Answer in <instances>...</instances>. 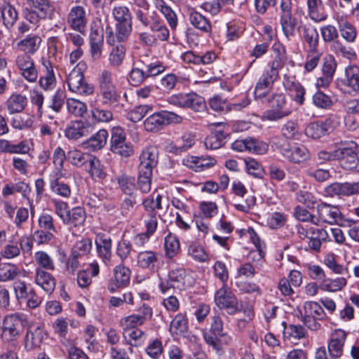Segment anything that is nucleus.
<instances>
[{"mask_svg":"<svg viewBox=\"0 0 359 359\" xmlns=\"http://www.w3.org/2000/svg\"><path fill=\"white\" fill-rule=\"evenodd\" d=\"M277 50L278 55L269 64L262 76L259 78L254 90V95L256 100H262L269 94L272 88L275 81L279 77V71L284 65L285 49L281 44H276L273 47Z\"/></svg>","mask_w":359,"mask_h":359,"instance_id":"f257e3e1","label":"nucleus"},{"mask_svg":"<svg viewBox=\"0 0 359 359\" xmlns=\"http://www.w3.org/2000/svg\"><path fill=\"white\" fill-rule=\"evenodd\" d=\"M280 24L285 37L290 41L295 35V29L304 13L302 8L296 7L292 15V3L291 0H281L280 4Z\"/></svg>","mask_w":359,"mask_h":359,"instance_id":"f03ea898","label":"nucleus"},{"mask_svg":"<svg viewBox=\"0 0 359 359\" xmlns=\"http://www.w3.org/2000/svg\"><path fill=\"white\" fill-rule=\"evenodd\" d=\"M137 20L144 27H149L150 31L155 33L156 39L166 41L169 39L170 32L161 18L156 11L145 13L142 10L135 11Z\"/></svg>","mask_w":359,"mask_h":359,"instance_id":"7ed1b4c3","label":"nucleus"},{"mask_svg":"<svg viewBox=\"0 0 359 359\" xmlns=\"http://www.w3.org/2000/svg\"><path fill=\"white\" fill-rule=\"evenodd\" d=\"M25 322L22 314L15 313L6 315L1 326V336L3 341L11 344L17 341L24 331Z\"/></svg>","mask_w":359,"mask_h":359,"instance_id":"20e7f679","label":"nucleus"},{"mask_svg":"<svg viewBox=\"0 0 359 359\" xmlns=\"http://www.w3.org/2000/svg\"><path fill=\"white\" fill-rule=\"evenodd\" d=\"M276 148L281 156L288 162L300 164L310 158L309 149L299 143H276Z\"/></svg>","mask_w":359,"mask_h":359,"instance_id":"39448f33","label":"nucleus"},{"mask_svg":"<svg viewBox=\"0 0 359 359\" xmlns=\"http://www.w3.org/2000/svg\"><path fill=\"white\" fill-rule=\"evenodd\" d=\"M302 322L311 330L317 331L321 325L318 320L323 319L325 313L321 306L313 301L304 303L303 311H300Z\"/></svg>","mask_w":359,"mask_h":359,"instance_id":"423d86ee","label":"nucleus"},{"mask_svg":"<svg viewBox=\"0 0 359 359\" xmlns=\"http://www.w3.org/2000/svg\"><path fill=\"white\" fill-rule=\"evenodd\" d=\"M215 305L229 315H234L240 311L238 301L226 284L218 289L214 296Z\"/></svg>","mask_w":359,"mask_h":359,"instance_id":"0eeeda50","label":"nucleus"},{"mask_svg":"<svg viewBox=\"0 0 359 359\" xmlns=\"http://www.w3.org/2000/svg\"><path fill=\"white\" fill-rule=\"evenodd\" d=\"M182 117L178 114L168 111L154 113L147 117L144 121V128L148 132H157L164 126L170 123H180Z\"/></svg>","mask_w":359,"mask_h":359,"instance_id":"6e6552de","label":"nucleus"},{"mask_svg":"<svg viewBox=\"0 0 359 359\" xmlns=\"http://www.w3.org/2000/svg\"><path fill=\"white\" fill-rule=\"evenodd\" d=\"M271 109L263 114V120L277 121L289 116L291 111L285 109L286 99L283 93H274L267 98Z\"/></svg>","mask_w":359,"mask_h":359,"instance_id":"1a4fd4ad","label":"nucleus"},{"mask_svg":"<svg viewBox=\"0 0 359 359\" xmlns=\"http://www.w3.org/2000/svg\"><path fill=\"white\" fill-rule=\"evenodd\" d=\"M68 89L73 93L87 96L94 92L93 84L86 81L83 74L79 68L74 67L67 79Z\"/></svg>","mask_w":359,"mask_h":359,"instance_id":"9d476101","label":"nucleus"},{"mask_svg":"<svg viewBox=\"0 0 359 359\" xmlns=\"http://www.w3.org/2000/svg\"><path fill=\"white\" fill-rule=\"evenodd\" d=\"M297 233L302 239H308L309 248L317 252L320 250L323 241H330L328 232L323 229L299 226Z\"/></svg>","mask_w":359,"mask_h":359,"instance_id":"9b49d317","label":"nucleus"},{"mask_svg":"<svg viewBox=\"0 0 359 359\" xmlns=\"http://www.w3.org/2000/svg\"><path fill=\"white\" fill-rule=\"evenodd\" d=\"M111 150L123 157H129L133 154L132 144L126 141V135L121 127H114L111 129Z\"/></svg>","mask_w":359,"mask_h":359,"instance_id":"f8f14e48","label":"nucleus"},{"mask_svg":"<svg viewBox=\"0 0 359 359\" xmlns=\"http://www.w3.org/2000/svg\"><path fill=\"white\" fill-rule=\"evenodd\" d=\"M33 248V242L29 237L22 236L18 241H10L0 252L1 256L12 259L20 255V252H29Z\"/></svg>","mask_w":359,"mask_h":359,"instance_id":"ddd939ff","label":"nucleus"},{"mask_svg":"<svg viewBox=\"0 0 359 359\" xmlns=\"http://www.w3.org/2000/svg\"><path fill=\"white\" fill-rule=\"evenodd\" d=\"M165 70V66L160 62H151L144 70L140 66L134 67L130 73V81L133 86L142 83L147 78L156 76Z\"/></svg>","mask_w":359,"mask_h":359,"instance_id":"4468645a","label":"nucleus"},{"mask_svg":"<svg viewBox=\"0 0 359 359\" xmlns=\"http://www.w3.org/2000/svg\"><path fill=\"white\" fill-rule=\"evenodd\" d=\"M31 55L24 53L18 54L15 58V65L20 71V75L26 81L34 83L38 78V72Z\"/></svg>","mask_w":359,"mask_h":359,"instance_id":"2eb2a0df","label":"nucleus"},{"mask_svg":"<svg viewBox=\"0 0 359 359\" xmlns=\"http://www.w3.org/2000/svg\"><path fill=\"white\" fill-rule=\"evenodd\" d=\"M93 129L89 120L73 121L67 125L64 134L69 140L76 141L88 135Z\"/></svg>","mask_w":359,"mask_h":359,"instance_id":"dca6fc26","label":"nucleus"},{"mask_svg":"<svg viewBox=\"0 0 359 359\" xmlns=\"http://www.w3.org/2000/svg\"><path fill=\"white\" fill-rule=\"evenodd\" d=\"M67 22L72 29L83 34L88 23L86 8L80 5L72 6L67 15Z\"/></svg>","mask_w":359,"mask_h":359,"instance_id":"f3484780","label":"nucleus"},{"mask_svg":"<svg viewBox=\"0 0 359 359\" xmlns=\"http://www.w3.org/2000/svg\"><path fill=\"white\" fill-rule=\"evenodd\" d=\"M318 217L316 221H320L330 224L338 223L341 219V213L337 206L326 203H321L316 207Z\"/></svg>","mask_w":359,"mask_h":359,"instance_id":"a211bd4d","label":"nucleus"},{"mask_svg":"<svg viewBox=\"0 0 359 359\" xmlns=\"http://www.w3.org/2000/svg\"><path fill=\"white\" fill-rule=\"evenodd\" d=\"M346 337L347 333L344 330L337 329L332 332L327 343L331 358H338L342 355Z\"/></svg>","mask_w":359,"mask_h":359,"instance_id":"6ab92c4d","label":"nucleus"},{"mask_svg":"<svg viewBox=\"0 0 359 359\" xmlns=\"http://www.w3.org/2000/svg\"><path fill=\"white\" fill-rule=\"evenodd\" d=\"M325 193L330 196H351L359 194V181L353 183L334 182L328 185L325 189Z\"/></svg>","mask_w":359,"mask_h":359,"instance_id":"aec40b11","label":"nucleus"},{"mask_svg":"<svg viewBox=\"0 0 359 359\" xmlns=\"http://www.w3.org/2000/svg\"><path fill=\"white\" fill-rule=\"evenodd\" d=\"M250 104L248 99L245 98L238 103L229 104L226 100L219 96H215L209 100L210 107L217 112L226 113L232 110L239 111Z\"/></svg>","mask_w":359,"mask_h":359,"instance_id":"412c9836","label":"nucleus"},{"mask_svg":"<svg viewBox=\"0 0 359 359\" xmlns=\"http://www.w3.org/2000/svg\"><path fill=\"white\" fill-rule=\"evenodd\" d=\"M132 32V21L116 23V32L112 29H107V42L114 46L116 41L121 42L127 40Z\"/></svg>","mask_w":359,"mask_h":359,"instance_id":"4be33fe9","label":"nucleus"},{"mask_svg":"<svg viewBox=\"0 0 359 359\" xmlns=\"http://www.w3.org/2000/svg\"><path fill=\"white\" fill-rule=\"evenodd\" d=\"M67 177V173L49 175L48 182L52 193L63 198H69L72 195L70 186L60 180Z\"/></svg>","mask_w":359,"mask_h":359,"instance_id":"5701e85b","label":"nucleus"},{"mask_svg":"<svg viewBox=\"0 0 359 359\" xmlns=\"http://www.w3.org/2000/svg\"><path fill=\"white\" fill-rule=\"evenodd\" d=\"M221 337L219 339L217 336H213L208 332L207 330L203 332V337L205 343L210 347L215 353L221 355L224 354V350L222 347V344L229 345L232 341V337L228 333L222 332L218 334Z\"/></svg>","mask_w":359,"mask_h":359,"instance_id":"b1692460","label":"nucleus"},{"mask_svg":"<svg viewBox=\"0 0 359 359\" xmlns=\"http://www.w3.org/2000/svg\"><path fill=\"white\" fill-rule=\"evenodd\" d=\"M160 255L153 250H144L138 253L137 262L139 267L153 272L158 271Z\"/></svg>","mask_w":359,"mask_h":359,"instance_id":"393cba45","label":"nucleus"},{"mask_svg":"<svg viewBox=\"0 0 359 359\" xmlns=\"http://www.w3.org/2000/svg\"><path fill=\"white\" fill-rule=\"evenodd\" d=\"M158 149L154 146L147 147L142 150L140 156V164L138 169L153 172V169L158 163Z\"/></svg>","mask_w":359,"mask_h":359,"instance_id":"a878e982","label":"nucleus"},{"mask_svg":"<svg viewBox=\"0 0 359 359\" xmlns=\"http://www.w3.org/2000/svg\"><path fill=\"white\" fill-rule=\"evenodd\" d=\"M34 283L48 294L53 293L56 285V280L53 276L41 268L35 269Z\"/></svg>","mask_w":359,"mask_h":359,"instance_id":"bb28decb","label":"nucleus"},{"mask_svg":"<svg viewBox=\"0 0 359 359\" xmlns=\"http://www.w3.org/2000/svg\"><path fill=\"white\" fill-rule=\"evenodd\" d=\"M300 37L309 45L310 51L315 53L318 44V33L316 28L311 24L300 25L298 26Z\"/></svg>","mask_w":359,"mask_h":359,"instance_id":"cd10ccee","label":"nucleus"},{"mask_svg":"<svg viewBox=\"0 0 359 359\" xmlns=\"http://www.w3.org/2000/svg\"><path fill=\"white\" fill-rule=\"evenodd\" d=\"M98 96L103 105L109 107L118 105L121 96L118 91L117 84L98 88Z\"/></svg>","mask_w":359,"mask_h":359,"instance_id":"c85d7f7f","label":"nucleus"},{"mask_svg":"<svg viewBox=\"0 0 359 359\" xmlns=\"http://www.w3.org/2000/svg\"><path fill=\"white\" fill-rule=\"evenodd\" d=\"M97 256L103 263L109 265L111 258V239L110 237L98 236L95 241Z\"/></svg>","mask_w":359,"mask_h":359,"instance_id":"c756f323","label":"nucleus"},{"mask_svg":"<svg viewBox=\"0 0 359 359\" xmlns=\"http://www.w3.org/2000/svg\"><path fill=\"white\" fill-rule=\"evenodd\" d=\"M107 138L108 132L104 129H101L90 138L83 142L82 146L86 149L95 151L102 149L106 145Z\"/></svg>","mask_w":359,"mask_h":359,"instance_id":"7c9ffc66","label":"nucleus"},{"mask_svg":"<svg viewBox=\"0 0 359 359\" xmlns=\"http://www.w3.org/2000/svg\"><path fill=\"white\" fill-rule=\"evenodd\" d=\"M27 272L21 270L16 264L12 263L0 264V281L8 282L14 280L18 276L25 277Z\"/></svg>","mask_w":359,"mask_h":359,"instance_id":"2f4dec72","label":"nucleus"},{"mask_svg":"<svg viewBox=\"0 0 359 359\" xmlns=\"http://www.w3.org/2000/svg\"><path fill=\"white\" fill-rule=\"evenodd\" d=\"M285 88L290 93L294 100L299 104H304L306 90L304 86L294 79L285 78L283 81Z\"/></svg>","mask_w":359,"mask_h":359,"instance_id":"473e14b6","label":"nucleus"},{"mask_svg":"<svg viewBox=\"0 0 359 359\" xmlns=\"http://www.w3.org/2000/svg\"><path fill=\"white\" fill-rule=\"evenodd\" d=\"M306 4L308 14L311 20L315 22H320L327 18V15L324 11L322 0H306Z\"/></svg>","mask_w":359,"mask_h":359,"instance_id":"72a5a7b5","label":"nucleus"},{"mask_svg":"<svg viewBox=\"0 0 359 359\" xmlns=\"http://www.w3.org/2000/svg\"><path fill=\"white\" fill-rule=\"evenodd\" d=\"M41 39L36 34H29L18 42V48L24 53L34 55L39 48Z\"/></svg>","mask_w":359,"mask_h":359,"instance_id":"f704fd0d","label":"nucleus"},{"mask_svg":"<svg viewBox=\"0 0 359 359\" xmlns=\"http://www.w3.org/2000/svg\"><path fill=\"white\" fill-rule=\"evenodd\" d=\"M27 98L25 95L13 93L6 100V106L11 114L20 113L27 106Z\"/></svg>","mask_w":359,"mask_h":359,"instance_id":"c9c22d12","label":"nucleus"},{"mask_svg":"<svg viewBox=\"0 0 359 359\" xmlns=\"http://www.w3.org/2000/svg\"><path fill=\"white\" fill-rule=\"evenodd\" d=\"M31 192L29 185L25 182H18L17 183H8L3 189L1 194L4 198L13 195L15 193H20L25 198H27Z\"/></svg>","mask_w":359,"mask_h":359,"instance_id":"e433bc0d","label":"nucleus"},{"mask_svg":"<svg viewBox=\"0 0 359 359\" xmlns=\"http://www.w3.org/2000/svg\"><path fill=\"white\" fill-rule=\"evenodd\" d=\"M189 22L196 29L204 33H209L212 30L210 20L201 13L192 8L189 13Z\"/></svg>","mask_w":359,"mask_h":359,"instance_id":"4c0bfd02","label":"nucleus"},{"mask_svg":"<svg viewBox=\"0 0 359 359\" xmlns=\"http://www.w3.org/2000/svg\"><path fill=\"white\" fill-rule=\"evenodd\" d=\"M155 7L163 15L172 29H175L177 24V17L170 6L164 0H154Z\"/></svg>","mask_w":359,"mask_h":359,"instance_id":"58836bf2","label":"nucleus"},{"mask_svg":"<svg viewBox=\"0 0 359 359\" xmlns=\"http://www.w3.org/2000/svg\"><path fill=\"white\" fill-rule=\"evenodd\" d=\"M86 219V213L81 207H74L68 212V215L62 222L64 224L73 225L78 227L83 225Z\"/></svg>","mask_w":359,"mask_h":359,"instance_id":"ea45409f","label":"nucleus"},{"mask_svg":"<svg viewBox=\"0 0 359 359\" xmlns=\"http://www.w3.org/2000/svg\"><path fill=\"white\" fill-rule=\"evenodd\" d=\"M357 145L353 142L341 143L334 149L336 160L354 159L356 155Z\"/></svg>","mask_w":359,"mask_h":359,"instance_id":"a19ab883","label":"nucleus"},{"mask_svg":"<svg viewBox=\"0 0 359 359\" xmlns=\"http://www.w3.org/2000/svg\"><path fill=\"white\" fill-rule=\"evenodd\" d=\"M165 257L168 259H173L180 252V244L178 238L169 233L164 239Z\"/></svg>","mask_w":359,"mask_h":359,"instance_id":"79ce46f5","label":"nucleus"},{"mask_svg":"<svg viewBox=\"0 0 359 359\" xmlns=\"http://www.w3.org/2000/svg\"><path fill=\"white\" fill-rule=\"evenodd\" d=\"M283 336L285 340L292 341L293 340H299L306 337V330L299 325L290 324L286 325L285 323Z\"/></svg>","mask_w":359,"mask_h":359,"instance_id":"37998d69","label":"nucleus"},{"mask_svg":"<svg viewBox=\"0 0 359 359\" xmlns=\"http://www.w3.org/2000/svg\"><path fill=\"white\" fill-rule=\"evenodd\" d=\"M281 135L287 140H299L302 133L297 121L294 120L286 121L281 128Z\"/></svg>","mask_w":359,"mask_h":359,"instance_id":"c03bdc74","label":"nucleus"},{"mask_svg":"<svg viewBox=\"0 0 359 359\" xmlns=\"http://www.w3.org/2000/svg\"><path fill=\"white\" fill-rule=\"evenodd\" d=\"M90 155L89 153L73 148L68 151L67 158L72 165L76 168H82L87 164Z\"/></svg>","mask_w":359,"mask_h":359,"instance_id":"a18cd8bd","label":"nucleus"},{"mask_svg":"<svg viewBox=\"0 0 359 359\" xmlns=\"http://www.w3.org/2000/svg\"><path fill=\"white\" fill-rule=\"evenodd\" d=\"M90 53L93 60H99L102 55L103 37L97 32L90 35Z\"/></svg>","mask_w":359,"mask_h":359,"instance_id":"49530a36","label":"nucleus"},{"mask_svg":"<svg viewBox=\"0 0 359 359\" xmlns=\"http://www.w3.org/2000/svg\"><path fill=\"white\" fill-rule=\"evenodd\" d=\"M345 83L355 91L359 89V67L350 65L344 69Z\"/></svg>","mask_w":359,"mask_h":359,"instance_id":"de8ad7c7","label":"nucleus"},{"mask_svg":"<svg viewBox=\"0 0 359 359\" xmlns=\"http://www.w3.org/2000/svg\"><path fill=\"white\" fill-rule=\"evenodd\" d=\"M26 4L36 11L41 17L46 18L53 11V6L50 0H25Z\"/></svg>","mask_w":359,"mask_h":359,"instance_id":"09e8293b","label":"nucleus"},{"mask_svg":"<svg viewBox=\"0 0 359 359\" xmlns=\"http://www.w3.org/2000/svg\"><path fill=\"white\" fill-rule=\"evenodd\" d=\"M66 158L67 154L64 149L60 147H57L54 149L53 154V163L54 165V168L49 175L66 173L64 168V163Z\"/></svg>","mask_w":359,"mask_h":359,"instance_id":"8fccbe9b","label":"nucleus"},{"mask_svg":"<svg viewBox=\"0 0 359 359\" xmlns=\"http://www.w3.org/2000/svg\"><path fill=\"white\" fill-rule=\"evenodd\" d=\"M188 330V320L185 315L178 313L172 320L170 325V332L172 334L182 335Z\"/></svg>","mask_w":359,"mask_h":359,"instance_id":"3c124183","label":"nucleus"},{"mask_svg":"<svg viewBox=\"0 0 359 359\" xmlns=\"http://www.w3.org/2000/svg\"><path fill=\"white\" fill-rule=\"evenodd\" d=\"M338 25L342 38L348 43L354 42L358 35L356 28L350 22L344 19L339 20Z\"/></svg>","mask_w":359,"mask_h":359,"instance_id":"603ef678","label":"nucleus"},{"mask_svg":"<svg viewBox=\"0 0 359 359\" xmlns=\"http://www.w3.org/2000/svg\"><path fill=\"white\" fill-rule=\"evenodd\" d=\"M35 262L42 270L53 271L55 269V264L53 259L44 251H37L34 256Z\"/></svg>","mask_w":359,"mask_h":359,"instance_id":"864d4df0","label":"nucleus"},{"mask_svg":"<svg viewBox=\"0 0 359 359\" xmlns=\"http://www.w3.org/2000/svg\"><path fill=\"white\" fill-rule=\"evenodd\" d=\"M226 134L222 130H215L208 135L204 142L205 146L208 149H217L224 146Z\"/></svg>","mask_w":359,"mask_h":359,"instance_id":"5fc2aeb1","label":"nucleus"},{"mask_svg":"<svg viewBox=\"0 0 359 359\" xmlns=\"http://www.w3.org/2000/svg\"><path fill=\"white\" fill-rule=\"evenodd\" d=\"M13 288L15 299L19 304L25 302V298L33 289L29 284L22 280H15L13 283Z\"/></svg>","mask_w":359,"mask_h":359,"instance_id":"6e6d98bb","label":"nucleus"},{"mask_svg":"<svg viewBox=\"0 0 359 359\" xmlns=\"http://www.w3.org/2000/svg\"><path fill=\"white\" fill-rule=\"evenodd\" d=\"M196 142L195 135L192 133H184L180 137L176 139L173 148L176 153L185 151L190 149Z\"/></svg>","mask_w":359,"mask_h":359,"instance_id":"4d7b16f0","label":"nucleus"},{"mask_svg":"<svg viewBox=\"0 0 359 359\" xmlns=\"http://www.w3.org/2000/svg\"><path fill=\"white\" fill-rule=\"evenodd\" d=\"M145 353L151 359H160L163 353L162 341L157 339H151L145 347Z\"/></svg>","mask_w":359,"mask_h":359,"instance_id":"13d9d810","label":"nucleus"},{"mask_svg":"<svg viewBox=\"0 0 359 359\" xmlns=\"http://www.w3.org/2000/svg\"><path fill=\"white\" fill-rule=\"evenodd\" d=\"M18 18L16 9L11 4H6L2 7L1 17L4 25L7 29L13 27Z\"/></svg>","mask_w":359,"mask_h":359,"instance_id":"bf43d9fd","label":"nucleus"},{"mask_svg":"<svg viewBox=\"0 0 359 359\" xmlns=\"http://www.w3.org/2000/svg\"><path fill=\"white\" fill-rule=\"evenodd\" d=\"M126 56V48L122 44L114 45L109 55V63L112 67H118L123 63Z\"/></svg>","mask_w":359,"mask_h":359,"instance_id":"052dcab7","label":"nucleus"},{"mask_svg":"<svg viewBox=\"0 0 359 359\" xmlns=\"http://www.w3.org/2000/svg\"><path fill=\"white\" fill-rule=\"evenodd\" d=\"M117 182L121 190L127 195H132L136 190L134 177L122 174L117 177Z\"/></svg>","mask_w":359,"mask_h":359,"instance_id":"680f3d73","label":"nucleus"},{"mask_svg":"<svg viewBox=\"0 0 359 359\" xmlns=\"http://www.w3.org/2000/svg\"><path fill=\"white\" fill-rule=\"evenodd\" d=\"M188 255L195 261L203 263L210 260L209 254L203 246L197 243H191L188 247Z\"/></svg>","mask_w":359,"mask_h":359,"instance_id":"e2e57ef3","label":"nucleus"},{"mask_svg":"<svg viewBox=\"0 0 359 359\" xmlns=\"http://www.w3.org/2000/svg\"><path fill=\"white\" fill-rule=\"evenodd\" d=\"M114 278L118 282L119 285L126 287L130 282L131 271L129 268L119 264L114 267L113 270Z\"/></svg>","mask_w":359,"mask_h":359,"instance_id":"0e129e2a","label":"nucleus"},{"mask_svg":"<svg viewBox=\"0 0 359 359\" xmlns=\"http://www.w3.org/2000/svg\"><path fill=\"white\" fill-rule=\"evenodd\" d=\"M67 111L76 117H81L87 111L85 102L74 98H68L66 101Z\"/></svg>","mask_w":359,"mask_h":359,"instance_id":"69168bd1","label":"nucleus"},{"mask_svg":"<svg viewBox=\"0 0 359 359\" xmlns=\"http://www.w3.org/2000/svg\"><path fill=\"white\" fill-rule=\"evenodd\" d=\"M168 278L177 289L182 290L186 286V271L183 268L171 270Z\"/></svg>","mask_w":359,"mask_h":359,"instance_id":"338daca9","label":"nucleus"},{"mask_svg":"<svg viewBox=\"0 0 359 359\" xmlns=\"http://www.w3.org/2000/svg\"><path fill=\"white\" fill-rule=\"evenodd\" d=\"M346 279L344 277L337 278H327L323 282L322 289L328 292H337L342 290L346 285Z\"/></svg>","mask_w":359,"mask_h":359,"instance_id":"774afa93","label":"nucleus"}]
</instances>
